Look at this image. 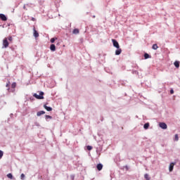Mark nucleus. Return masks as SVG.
<instances>
[{"label":"nucleus","mask_w":180,"mask_h":180,"mask_svg":"<svg viewBox=\"0 0 180 180\" xmlns=\"http://www.w3.org/2000/svg\"><path fill=\"white\" fill-rule=\"evenodd\" d=\"M43 95H44V93L43 91H41L39 93V95H38L37 94H34L33 97L36 98L37 99H44V96H43Z\"/></svg>","instance_id":"f257e3e1"},{"label":"nucleus","mask_w":180,"mask_h":180,"mask_svg":"<svg viewBox=\"0 0 180 180\" xmlns=\"http://www.w3.org/2000/svg\"><path fill=\"white\" fill-rule=\"evenodd\" d=\"M3 48L7 49V47H9V42L8 41V38H4L3 40Z\"/></svg>","instance_id":"f03ea898"},{"label":"nucleus","mask_w":180,"mask_h":180,"mask_svg":"<svg viewBox=\"0 0 180 180\" xmlns=\"http://www.w3.org/2000/svg\"><path fill=\"white\" fill-rule=\"evenodd\" d=\"M112 41L114 47H116V49L120 48V46L119 45V42H117L116 39H112Z\"/></svg>","instance_id":"7ed1b4c3"},{"label":"nucleus","mask_w":180,"mask_h":180,"mask_svg":"<svg viewBox=\"0 0 180 180\" xmlns=\"http://www.w3.org/2000/svg\"><path fill=\"white\" fill-rule=\"evenodd\" d=\"M0 19L1 20H3L4 22H6V20H8V18H6V15H5V14H0Z\"/></svg>","instance_id":"20e7f679"},{"label":"nucleus","mask_w":180,"mask_h":180,"mask_svg":"<svg viewBox=\"0 0 180 180\" xmlns=\"http://www.w3.org/2000/svg\"><path fill=\"white\" fill-rule=\"evenodd\" d=\"M159 126L160 127H161V129H163L164 130H165L167 127V124H165V122H160L159 124Z\"/></svg>","instance_id":"39448f33"},{"label":"nucleus","mask_w":180,"mask_h":180,"mask_svg":"<svg viewBox=\"0 0 180 180\" xmlns=\"http://www.w3.org/2000/svg\"><path fill=\"white\" fill-rule=\"evenodd\" d=\"M122 54V49L119 48L115 51V56H120Z\"/></svg>","instance_id":"423d86ee"},{"label":"nucleus","mask_w":180,"mask_h":180,"mask_svg":"<svg viewBox=\"0 0 180 180\" xmlns=\"http://www.w3.org/2000/svg\"><path fill=\"white\" fill-rule=\"evenodd\" d=\"M44 109H46V110H47L48 112H51V110H53V108L51 107H49L46 105H44Z\"/></svg>","instance_id":"0eeeda50"},{"label":"nucleus","mask_w":180,"mask_h":180,"mask_svg":"<svg viewBox=\"0 0 180 180\" xmlns=\"http://www.w3.org/2000/svg\"><path fill=\"white\" fill-rule=\"evenodd\" d=\"M102 168H103V165L102 164H98L97 165V169L98 171H102Z\"/></svg>","instance_id":"6e6552de"},{"label":"nucleus","mask_w":180,"mask_h":180,"mask_svg":"<svg viewBox=\"0 0 180 180\" xmlns=\"http://www.w3.org/2000/svg\"><path fill=\"white\" fill-rule=\"evenodd\" d=\"M33 30H34V37L35 38L39 37V32L34 28L33 29Z\"/></svg>","instance_id":"1a4fd4ad"},{"label":"nucleus","mask_w":180,"mask_h":180,"mask_svg":"<svg viewBox=\"0 0 180 180\" xmlns=\"http://www.w3.org/2000/svg\"><path fill=\"white\" fill-rule=\"evenodd\" d=\"M174 165H175V164L174 163H171L170 165H169V172H172L173 169H174Z\"/></svg>","instance_id":"9d476101"},{"label":"nucleus","mask_w":180,"mask_h":180,"mask_svg":"<svg viewBox=\"0 0 180 180\" xmlns=\"http://www.w3.org/2000/svg\"><path fill=\"white\" fill-rule=\"evenodd\" d=\"M50 50L51 51H56V45L51 44V46H50Z\"/></svg>","instance_id":"9b49d317"},{"label":"nucleus","mask_w":180,"mask_h":180,"mask_svg":"<svg viewBox=\"0 0 180 180\" xmlns=\"http://www.w3.org/2000/svg\"><path fill=\"white\" fill-rule=\"evenodd\" d=\"M174 65L176 67V68H179V61L176 60V61L174 63Z\"/></svg>","instance_id":"f8f14e48"},{"label":"nucleus","mask_w":180,"mask_h":180,"mask_svg":"<svg viewBox=\"0 0 180 180\" xmlns=\"http://www.w3.org/2000/svg\"><path fill=\"white\" fill-rule=\"evenodd\" d=\"M46 113V112L43 111V110H41V111H39L37 113V116H41V115H44Z\"/></svg>","instance_id":"ddd939ff"},{"label":"nucleus","mask_w":180,"mask_h":180,"mask_svg":"<svg viewBox=\"0 0 180 180\" xmlns=\"http://www.w3.org/2000/svg\"><path fill=\"white\" fill-rule=\"evenodd\" d=\"M148 127H150V123L147 122L143 125V129H145V130H147V129H148Z\"/></svg>","instance_id":"4468645a"},{"label":"nucleus","mask_w":180,"mask_h":180,"mask_svg":"<svg viewBox=\"0 0 180 180\" xmlns=\"http://www.w3.org/2000/svg\"><path fill=\"white\" fill-rule=\"evenodd\" d=\"M144 178H145V179H146V180H150V179H151V178L150 177V176L148 175V174H144Z\"/></svg>","instance_id":"2eb2a0df"},{"label":"nucleus","mask_w":180,"mask_h":180,"mask_svg":"<svg viewBox=\"0 0 180 180\" xmlns=\"http://www.w3.org/2000/svg\"><path fill=\"white\" fill-rule=\"evenodd\" d=\"M79 33V30L75 28L74 30H73V34H78Z\"/></svg>","instance_id":"dca6fc26"},{"label":"nucleus","mask_w":180,"mask_h":180,"mask_svg":"<svg viewBox=\"0 0 180 180\" xmlns=\"http://www.w3.org/2000/svg\"><path fill=\"white\" fill-rule=\"evenodd\" d=\"M7 178H9V179H13V176L11 173H9L7 174Z\"/></svg>","instance_id":"f3484780"},{"label":"nucleus","mask_w":180,"mask_h":180,"mask_svg":"<svg viewBox=\"0 0 180 180\" xmlns=\"http://www.w3.org/2000/svg\"><path fill=\"white\" fill-rule=\"evenodd\" d=\"M152 49L153 50H157V49H158V45H157V44H153Z\"/></svg>","instance_id":"a211bd4d"},{"label":"nucleus","mask_w":180,"mask_h":180,"mask_svg":"<svg viewBox=\"0 0 180 180\" xmlns=\"http://www.w3.org/2000/svg\"><path fill=\"white\" fill-rule=\"evenodd\" d=\"M179 140V137L178 136V134L174 135V141H178Z\"/></svg>","instance_id":"6ab92c4d"},{"label":"nucleus","mask_w":180,"mask_h":180,"mask_svg":"<svg viewBox=\"0 0 180 180\" xmlns=\"http://www.w3.org/2000/svg\"><path fill=\"white\" fill-rule=\"evenodd\" d=\"M144 58H145V60H147V58H150V55L148 53H145Z\"/></svg>","instance_id":"aec40b11"},{"label":"nucleus","mask_w":180,"mask_h":180,"mask_svg":"<svg viewBox=\"0 0 180 180\" xmlns=\"http://www.w3.org/2000/svg\"><path fill=\"white\" fill-rule=\"evenodd\" d=\"M11 88H13V89L16 88V82H13V83L11 84Z\"/></svg>","instance_id":"412c9836"},{"label":"nucleus","mask_w":180,"mask_h":180,"mask_svg":"<svg viewBox=\"0 0 180 180\" xmlns=\"http://www.w3.org/2000/svg\"><path fill=\"white\" fill-rule=\"evenodd\" d=\"M57 40V38H51V43H54Z\"/></svg>","instance_id":"4be33fe9"},{"label":"nucleus","mask_w":180,"mask_h":180,"mask_svg":"<svg viewBox=\"0 0 180 180\" xmlns=\"http://www.w3.org/2000/svg\"><path fill=\"white\" fill-rule=\"evenodd\" d=\"M86 149H87L89 151H91V150H92V146H86Z\"/></svg>","instance_id":"5701e85b"},{"label":"nucleus","mask_w":180,"mask_h":180,"mask_svg":"<svg viewBox=\"0 0 180 180\" xmlns=\"http://www.w3.org/2000/svg\"><path fill=\"white\" fill-rule=\"evenodd\" d=\"M4 157V152L2 150H0V160Z\"/></svg>","instance_id":"b1692460"},{"label":"nucleus","mask_w":180,"mask_h":180,"mask_svg":"<svg viewBox=\"0 0 180 180\" xmlns=\"http://www.w3.org/2000/svg\"><path fill=\"white\" fill-rule=\"evenodd\" d=\"M20 179H22V180L25 179V174H22L20 175Z\"/></svg>","instance_id":"393cba45"},{"label":"nucleus","mask_w":180,"mask_h":180,"mask_svg":"<svg viewBox=\"0 0 180 180\" xmlns=\"http://www.w3.org/2000/svg\"><path fill=\"white\" fill-rule=\"evenodd\" d=\"M7 39H8V41H12V40H13L12 37H8Z\"/></svg>","instance_id":"a878e982"},{"label":"nucleus","mask_w":180,"mask_h":180,"mask_svg":"<svg viewBox=\"0 0 180 180\" xmlns=\"http://www.w3.org/2000/svg\"><path fill=\"white\" fill-rule=\"evenodd\" d=\"M45 117L46 119H51V116L50 115H46Z\"/></svg>","instance_id":"bb28decb"},{"label":"nucleus","mask_w":180,"mask_h":180,"mask_svg":"<svg viewBox=\"0 0 180 180\" xmlns=\"http://www.w3.org/2000/svg\"><path fill=\"white\" fill-rule=\"evenodd\" d=\"M11 82H8V83L6 84V88H9V85H10Z\"/></svg>","instance_id":"cd10ccee"},{"label":"nucleus","mask_w":180,"mask_h":180,"mask_svg":"<svg viewBox=\"0 0 180 180\" xmlns=\"http://www.w3.org/2000/svg\"><path fill=\"white\" fill-rule=\"evenodd\" d=\"M31 20H32V22H36V18H32Z\"/></svg>","instance_id":"c85d7f7f"},{"label":"nucleus","mask_w":180,"mask_h":180,"mask_svg":"<svg viewBox=\"0 0 180 180\" xmlns=\"http://www.w3.org/2000/svg\"><path fill=\"white\" fill-rule=\"evenodd\" d=\"M170 94H171V95H172L174 94V90L173 89L170 90Z\"/></svg>","instance_id":"c756f323"},{"label":"nucleus","mask_w":180,"mask_h":180,"mask_svg":"<svg viewBox=\"0 0 180 180\" xmlns=\"http://www.w3.org/2000/svg\"><path fill=\"white\" fill-rule=\"evenodd\" d=\"M23 8H24V9H26V6H24V7H23Z\"/></svg>","instance_id":"7c9ffc66"}]
</instances>
